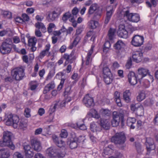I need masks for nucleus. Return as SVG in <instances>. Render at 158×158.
<instances>
[{
    "label": "nucleus",
    "mask_w": 158,
    "mask_h": 158,
    "mask_svg": "<svg viewBox=\"0 0 158 158\" xmlns=\"http://www.w3.org/2000/svg\"><path fill=\"white\" fill-rule=\"evenodd\" d=\"M12 133L10 131H6L3 133V140L0 142L1 147L7 146L12 150L15 148V146L13 144L11 140V137Z\"/></svg>",
    "instance_id": "1"
},
{
    "label": "nucleus",
    "mask_w": 158,
    "mask_h": 158,
    "mask_svg": "<svg viewBox=\"0 0 158 158\" xmlns=\"http://www.w3.org/2000/svg\"><path fill=\"white\" fill-rule=\"evenodd\" d=\"M12 47V40L10 38L6 39L2 43L0 47V52L3 54L10 53Z\"/></svg>",
    "instance_id": "2"
},
{
    "label": "nucleus",
    "mask_w": 158,
    "mask_h": 158,
    "mask_svg": "<svg viewBox=\"0 0 158 158\" xmlns=\"http://www.w3.org/2000/svg\"><path fill=\"white\" fill-rule=\"evenodd\" d=\"M6 124L8 126L13 125L14 128H16L18 127V123L19 119L18 116L13 115L11 114H7L6 119Z\"/></svg>",
    "instance_id": "3"
},
{
    "label": "nucleus",
    "mask_w": 158,
    "mask_h": 158,
    "mask_svg": "<svg viewBox=\"0 0 158 158\" xmlns=\"http://www.w3.org/2000/svg\"><path fill=\"white\" fill-rule=\"evenodd\" d=\"M111 140L115 144L122 145L125 142V137L123 133H117L111 138Z\"/></svg>",
    "instance_id": "4"
},
{
    "label": "nucleus",
    "mask_w": 158,
    "mask_h": 158,
    "mask_svg": "<svg viewBox=\"0 0 158 158\" xmlns=\"http://www.w3.org/2000/svg\"><path fill=\"white\" fill-rule=\"evenodd\" d=\"M123 15L125 18L131 22L137 23L140 20L139 15L138 14L130 13L128 10L124 12Z\"/></svg>",
    "instance_id": "5"
},
{
    "label": "nucleus",
    "mask_w": 158,
    "mask_h": 158,
    "mask_svg": "<svg viewBox=\"0 0 158 158\" xmlns=\"http://www.w3.org/2000/svg\"><path fill=\"white\" fill-rule=\"evenodd\" d=\"M131 109L132 111L135 112V114L138 116H141L143 115V108L140 103L131 105Z\"/></svg>",
    "instance_id": "6"
},
{
    "label": "nucleus",
    "mask_w": 158,
    "mask_h": 158,
    "mask_svg": "<svg viewBox=\"0 0 158 158\" xmlns=\"http://www.w3.org/2000/svg\"><path fill=\"white\" fill-rule=\"evenodd\" d=\"M12 74L15 79L19 81L21 80L25 75L24 69L22 67L17 68L12 72Z\"/></svg>",
    "instance_id": "7"
},
{
    "label": "nucleus",
    "mask_w": 158,
    "mask_h": 158,
    "mask_svg": "<svg viewBox=\"0 0 158 158\" xmlns=\"http://www.w3.org/2000/svg\"><path fill=\"white\" fill-rule=\"evenodd\" d=\"M145 144L146 146L147 152L146 156L144 158H151L148 157V155L149 154L150 151L154 150L155 148L153 140L151 138L147 139Z\"/></svg>",
    "instance_id": "8"
},
{
    "label": "nucleus",
    "mask_w": 158,
    "mask_h": 158,
    "mask_svg": "<svg viewBox=\"0 0 158 158\" xmlns=\"http://www.w3.org/2000/svg\"><path fill=\"white\" fill-rule=\"evenodd\" d=\"M143 36L135 35L133 37L131 41L132 44L135 46H140L143 44Z\"/></svg>",
    "instance_id": "9"
},
{
    "label": "nucleus",
    "mask_w": 158,
    "mask_h": 158,
    "mask_svg": "<svg viewBox=\"0 0 158 158\" xmlns=\"http://www.w3.org/2000/svg\"><path fill=\"white\" fill-rule=\"evenodd\" d=\"M32 148L37 152L40 151L42 149V145L40 141L36 138L32 139L31 141Z\"/></svg>",
    "instance_id": "10"
},
{
    "label": "nucleus",
    "mask_w": 158,
    "mask_h": 158,
    "mask_svg": "<svg viewBox=\"0 0 158 158\" xmlns=\"http://www.w3.org/2000/svg\"><path fill=\"white\" fill-rule=\"evenodd\" d=\"M62 11L61 10L60 8H58L56 10L49 13L48 15L49 18L48 20L49 22L53 21L55 20L56 18L61 13Z\"/></svg>",
    "instance_id": "11"
},
{
    "label": "nucleus",
    "mask_w": 158,
    "mask_h": 158,
    "mask_svg": "<svg viewBox=\"0 0 158 158\" xmlns=\"http://www.w3.org/2000/svg\"><path fill=\"white\" fill-rule=\"evenodd\" d=\"M51 45L49 44H46L45 47L44 49L40 53L39 57L42 59L45 56H49L52 55V53L49 51Z\"/></svg>",
    "instance_id": "12"
},
{
    "label": "nucleus",
    "mask_w": 158,
    "mask_h": 158,
    "mask_svg": "<svg viewBox=\"0 0 158 158\" xmlns=\"http://www.w3.org/2000/svg\"><path fill=\"white\" fill-rule=\"evenodd\" d=\"M127 77L129 83L132 85L136 84L137 82V77L133 72H130L128 74Z\"/></svg>",
    "instance_id": "13"
},
{
    "label": "nucleus",
    "mask_w": 158,
    "mask_h": 158,
    "mask_svg": "<svg viewBox=\"0 0 158 158\" xmlns=\"http://www.w3.org/2000/svg\"><path fill=\"white\" fill-rule=\"evenodd\" d=\"M118 33L120 37L126 38L128 36V32L125 29V26L123 25H119Z\"/></svg>",
    "instance_id": "14"
},
{
    "label": "nucleus",
    "mask_w": 158,
    "mask_h": 158,
    "mask_svg": "<svg viewBox=\"0 0 158 158\" xmlns=\"http://www.w3.org/2000/svg\"><path fill=\"white\" fill-rule=\"evenodd\" d=\"M83 102L87 107L93 106L94 105V100L92 98L90 97L89 95H86L84 98Z\"/></svg>",
    "instance_id": "15"
},
{
    "label": "nucleus",
    "mask_w": 158,
    "mask_h": 158,
    "mask_svg": "<svg viewBox=\"0 0 158 158\" xmlns=\"http://www.w3.org/2000/svg\"><path fill=\"white\" fill-rule=\"evenodd\" d=\"M25 155L26 158H31L34 155L32 148L29 145H25L24 147Z\"/></svg>",
    "instance_id": "16"
},
{
    "label": "nucleus",
    "mask_w": 158,
    "mask_h": 158,
    "mask_svg": "<svg viewBox=\"0 0 158 158\" xmlns=\"http://www.w3.org/2000/svg\"><path fill=\"white\" fill-rule=\"evenodd\" d=\"M143 53L139 51H136L133 52L132 58L133 60L136 63L140 62L142 60Z\"/></svg>",
    "instance_id": "17"
},
{
    "label": "nucleus",
    "mask_w": 158,
    "mask_h": 158,
    "mask_svg": "<svg viewBox=\"0 0 158 158\" xmlns=\"http://www.w3.org/2000/svg\"><path fill=\"white\" fill-rule=\"evenodd\" d=\"M148 70L147 69L143 68H139L138 69L139 75L137 76L139 80L142 79L143 77H145L148 74Z\"/></svg>",
    "instance_id": "18"
},
{
    "label": "nucleus",
    "mask_w": 158,
    "mask_h": 158,
    "mask_svg": "<svg viewBox=\"0 0 158 158\" xmlns=\"http://www.w3.org/2000/svg\"><path fill=\"white\" fill-rule=\"evenodd\" d=\"M0 75L2 78L5 79L6 82L12 81V78L10 77H8L9 75L7 71H5L4 69H2L0 70Z\"/></svg>",
    "instance_id": "19"
},
{
    "label": "nucleus",
    "mask_w": 158,
    "mask_h": 158,
    "mask_svg": "<svg viewBox=\"0 0 158 158\" xmlns=\"http://www.w3.org/2000/svg\"><path fill=\"white\" fill-rule=\"evenodd\" d=\"M45 153L47 156L50 157H54L57 155V151L53 147H50L45 151Z\"/></svg>",
    "instance_id": "20"
},
{
    "label": "nucleus",
    "mask_w": 158,
    "mask_h": 158,
    "mask_svg": "<svg viewBox=\"0 0 158 158\" xmlns=\"http://www.w3.org/2000/svg\"><path fill=\"white\" fill-rule=\"evenodd\" d=\"M110 122L109 119H102L100 121L101 127L106 130H108L110 127Z\"/></svg>",
    "instance_id": "21"
},
{
    "label": "nucleus",
    "mask_w": 158,
    "mask_h": 158,
    "mask_svg": "<svg viewBox=\"0 0 158 158\" xmlns=\"http://www.w3.org/2000/svg\"><path fill=\"white\" fill-rule=\"evenodd\" d=\"M106 17L105 21V24H107L110 21L113 12V9L112 6H109L106 8Z\"/></svg>",
    "instance_id": "22"
},
{
    "label": "nucleus",
    "mask_w": 158,
    "mask_h": 158,
    "mask_svg": "<svg viewBox=\"0 0 158 158\" xmlns=\"http://www.w3.org/2000/svg\"><path fill=\"white\" fill-rule=\"evenodd\" d=\"M90 128L91 131L92 132H97L100 131L101 130V127L97 123L93 122L90 124Z\"/></svg>",
    "instance_id": "23"
},
{
    "label": "nucleus",
    "mask_w": 158,
    "mask_h": 158,
    "mask_svg": "<svg viewBox=\"0 0 158 158\" xmlns=\"http://www.w3.org/2000/svg\"><path fill=\"white\" fill-rule=\"evenodd\" d=\"M94 46H92L91 47L89 51L87 56L86 58V60L85 62V64L86 65H88L91 62L92 59V54L93 52V49Z\"/></svg>",
    "instance_id": "24"
},
{
    "label": "nucleus",
    "mask_w": 158,
    "mask_h": 158,
    "mask_svg": "<svg viewBox=\"0 0 158 158\" xmlns=\"http://www.w3.org/2000/svg\"><path fill=\"white\" fill-rule=\"evenodd\" d=\"M99 8V6L97 4H92L89 8L88 11V14L90 15L93 14L94 12L98 11Z\"/></svg>",
    "instance_id": "25"
},
{
    "label": "nucleus",
    "mask_w": 158,
    "mask_h": 158,
    "mask_svg": "<svg viewBox=\"0 0 158 158\" xmlns=\"http://www.w3.org/2000/svg\"><path fill=\"white\" fill-rule=\"evenodd\" d=\"M55 87V84L54 81H52L45 87L43 91V93L47 94L50 90L53 89Z\"/></svg>",
    "instance_id": "26"
},
{
    "label": "nucleus",
    "mask_w": 158,
    "mask_h": 158,
    "mask_svg": "<svg viewBox=\"0 0 158 158\" xmlns=\"http://www.w3.org/2000/svg\"><path fill=\"white\" fill-rule=\"evenodd\" d=\"M66 103H63V101H62L60 103L59 102H56L54 104L52 108H51L49 110L50 113H52L54 112L56 108H58L59 107H62L64 106Z\"/></svg>",
    "instance_id": "27"
},
{
    "label": "nucleus",
    "mask_w": 158,
    "mask_h": 158,
    "mask_svg": "<svg viewBox=\"0 0 158 158\" xmlns=\"http://www.w3.org/2000/svg\"><path fill=\"white\" fill-rule=\"evenodd\" d=\"M136 122V119L134 117H128L127 120V124L130 127L131 129H133L135 128V126L133 124Z\"/></svg>",
    "instance_id": "28"
},
{
    "label": "nucleus",
    "mask_w": 158,
    "mask_h": 158,
    "mask_svg": "<svg viewBox=\"0 0 158 158\" xmlns=\"http://www.w3.org/2000/svg\"><path fill=\"white\" fill-rule=\"evenodd\" d=\"M10 156L9 152L7 149L3 148L0 150V157L7 158Z\"/></svg>",
    "instance_id": "29"
},
{
    "label": "nucleus",
    "mask_w": 158,
    "mask_h": 158,
    "mask_svg": "<svg viewBox=\"0 0 158 158\" xmlns=\"http://www.w3.org/2000/svg\"><path fill=\"white\" fill-rule=\"evenodd\" d=\"M126 46V44L123 41L118 40L114 44V47L115 49L120 50L124 48Z\"/></svg>",
    "instance_id": "30"
},
{
    "label": "nucleus",
    "mask_w": 158,
    "mask_h": 158,
    "mask_svg": "<svg viewBox=\"0 0 158 158\" xmlns=\"http://www.w3.org/2000/svg\"><path fill=\"white\" fill-rule=\"evenodd\" d=\"M113 80V78L112 74L104 75V81L105 83L107 85H109L111 83L112 81Z\"/></svg>",
    "instance_id": "31"
},
{
    "label": "nucleus",
    "mask_w": 158,
    "mask_h": 158,
    "mask_svg": "<svg viewBox=\"0 0 158 158\" xmlns=\"http://www.w3.org/2000/svg\"><path fill=\"white\" fill-rule=\"evenodd\" d=\"M131 93L129 90H126L123 93V97L124 99L127 102H130L131 99Z\"/></svg>",
    "instance_id": "32"
},
{
    "label": "nucleus",
    "mask_w": 158,
    "mask_h": 158,
    "mask_svg": "<svg viewBox=\"0 0 158 158\" xmlns=\"http://www.w3.org/2000/svg\"><path fill=\"white\" fill-rule=\"evenodd\" d=\"M35 27L38 28V29H41L42 31L45 32L46 31V28L44 24L41 22H38L35 23Z\"/></svg>",
    "instance_id": "33"
},
{
    "label": "nucleus",
    "mask_w": 158,
    "mask_h": 158,
    "mask_svg": "<svg viewBox=\"0 0 158 158\" xmlns=\"http://www.w3.org/2000/svg\"><path fill=\"white\" fill-rule=\"evenodd\" d=\"M78 12V10L76 8H74L72 10V13L73 16L69 20L72 23L74 22L75 21V19L77 17L76 15Z\"/></svg>",
    "instance_id": "34"
},
{
    "label": "nucleus",
    "mask_w": 158,
    "mask_h": 158,
    "mask_svg": "<svg viewBox=\"0 0 158 158\" xmlns=\"http://www.w3.org/2000/svg\"><path fill=\"white\" fill-rule=\"evenodd\" d=\"M146 95L145 92L142 91L140 92L137 97V99L138 101L141 102L145 98Z\"/></svg>",
    "instance_id": "35"
},
{
    "label": "nucleus",
    "mask_w": 158,
    "mask_h": 158,
    "mask_svg": "<svg viewBox=\"0 0 158 158\" xmlns=\"http://www.w3.org/2000/svg\"><path fill=\"white\" fill-rule=\"evenodd\" d=\"M89 115L91 116L92 117L96 119H98L100 118V116L98 114L97 112L94 109L91 110Z\"/></svg>",
    "instance_id": "36"
},
{
    "label": "nucleus",
    "mask_w": 158,
    "mask_h": 158,
    "mask_svg": "<svg viewBox=\"0 0 158 158\" xmlns=\"http://www.w3.org/2000/svg\"><path fill=\"white\" fill-rule=\"evenodd\" d=\"M70 147L71 149L75 148L77 147V138H75L73 139H71L69 144Z\"/></svg>",
    "instance_id": "37"
},
{
    "label": "nucleus",
    "mask_w": 158,
    "mask_h": 158,
    "mask_svg": "<svg viewBox=\"0 0 158 158\" xmlns=\"http://www.w3.org/2000/svg\"><path fill=\"white\" fill-rule=\"evenodd\" d=\"M98 22L94 20H91L89 23V26L92 29L95 28L98 26Z\"/></svg>",
    "instance_id": "38"
},
{
    "label": "nucleus",
    "mask_w": 158,
    "mask_h": 158,
    "mask_svg": "<svg viewBox=\"0 0 158 158\" xmlns=\"http://www.w3.org/2000/svg\"><path fill=\"white\" fill-rule=\"evenodd\" d=\"M113 118L120 121V119L122 120L123 118H122L118 112L114 111L113 113Z\"/></svg>",
    "instance_id": "39"
},
{
    "label": "nucleus",
    "mask_w": 158,
    "mask_h": 158,
    "mask_svg": "<svg viewBox=\"0 0 158 158\" xmlns=\"http://www.w3.org/2000/svg\"><path fill=\"white\" fill-rule=\"evenodd\" d=\"M70 17L72 18V15L68 11L63 15L62 19L63 21H66Z\"/></svg>",
    "instance_id": "40"
},
{
    "label": "nucleus",
    "mask_w": 158,
    "mask_h": 158,
    "mask_svg": "<svg viewBox=\"0 0 158 158\" xmlns=\"http://www.w3.org/2000/svg\"><path fill=\"white\" fill-rule=\"evenodd\" d=\"M114 29L110 28L108 32V36L110 40H112L114 37Z\"/></svg>",
    "instance_id": "41"
},
{
    "label": "nucleus",
    "mask_w": 158,
    "mask_h": 158,
    "mask_svg": "<svg viewBox=\"0 0 158 158\" xmlns=\"http://www.w3.org/2000/svg\"><path fill=\"white\" fill-rule=\"evenodd\" d=\"M37 40L35 37L30 38L28 40V43L29 46L35 45L36 43Z\"/></svg>",
    "instance_id": "42"
},
{
    "label": "nucleus",
    "mask_w": 158,
    "mask_h": 158,
    "mask_svg": "<svg viewBox=\"0 0 158 158\" xmlns=\"http://www.w3.org/2000/svg\"><path fill=\"white\" fill-rule=\"evenodd\" d=\"M154 103V101L150 98L147 99L144 102V104L145 106H152Z\"/></svg>",
    "instance_id": "43"
},
{
    "label": "nucleus",
    "mask_w": 158,
    "mask_h": 158,
    "mask_svg": "<svg viewBox=\"0 0 158 158\" xmlns=\"http://www.w3.org/2000/svg\"><path fill=\"white\" fill-rule=\"evenodd\" d=\"M100 113L103 115H109L110 114V111L107 109H101L100 110Z\"/></svg>",
    "instance_id": "44"
},
{
    "label": "nucleus",
    "mask_w": 158,
    "mask_h": 158,
    "mask_svg": "<svg viewBox=\"0 0 158 158\" xmlns=\"http://www.w3.org/2000/svg\"><path fill=\"white\" fill-rule=\"evenodd\" d=\"M103 72L104 75L112 74L110 69L107 66H105L103 67Z\"/></svg>",
    "instance_id": "45"
},
{
    "label": "nucleus",
    "mask_w": 158,
    "mask_h": 158,
    "mask_svg": "<svg viewBox=\"0 0 158 158\" xmlns=\"http://www.w3.org/2000/svg\"><path fill=\"white\" fill-rule=\"evenodd\" d=\"M110 47V44L109 41H106L104 44L103 50L104 52H106Z\"/></svg>",
    "instance_id": "46"
},
{
    "label": "nucleus",
    "mask_w": 158,
    "mask_h": 158,
    "mask_svg": "<svg viewBox=\"0 0 158 158\" xmlns=\"http://www.w3.org/2000/svg\"><path fill=\"white\" fill-rule=\"evenodd\" d=\"M27 126V122L24 120L21 121L19 124V127L21 129H23L26 128Z\"/></svg>",
    "instance_id": "47"
},
{
    "label": "nucleus",
    "mask_w": 158,
    "mask_h": 158,
    "mask_svg": "<svg viewBox=\"0 0 158 158\" xmlns=\"http://www.w3.org/2000/svg\"><path fill=\"white\" fill-rule=\"evenodd\" d=\"M119 66V64L118 62L117 61H115L113 63L111 68L112 70H114L118 68Z\"/></svg>",
    "instance_id": "48"
},
{
    "label": "nucleus",
    "mask_w": 158,
    "mask_h": 158,
    "mask_svg": "<svg viewBox=\"0 0 158 158\" xmlns=\"http://www.w3.org/2000/svg\"><path fill=\"white\" fill-rule=\"evenodd\" d=\"M3 14L4 16L6 17L8 19H10L12 17V15L11 12L5 11L3 12Z\"/></svg>",
    "instance_id": "49"
},
{
    "label": "nucleus",
    "mask_w": 158,
    "mask_h": 158,
    "mask_svg": "<svg viewBox=\"0 0 158 158\" xmlns=\"http://www.w3.org/2000/svg\"><path fill=\"white\" fill-rule=\"evenodd\" d=\"M77 125L78 127L81 130H84L87 129L86 127L83 123L81 124L79 122H78L77 123Z\"/></svg>",
    "instance_id": "50"
},
{
    "label": "nucleus",
    "mask_w": 158,
    "mask_h": 158,
    "mask_svg": "<svg viewBox=\"0 0 158 158\" xmlns=\"http://www.w3.org/2000/svg\"><path fill=\"white\" fill-rule=\"evenodd\" d=\"M120 122V121H119L113 118L111 121V124L113 127H116L118 125Z\"/></svg>",
    "instance_id": "51"
},
{
    "label": "nucleus",
    "mask_w": 158,
    "mask_h": 158,
    "mask_svg": "<svg viewBox=\"0 0 158 158\" xmlns=\"http://www.w3.org/2000/svg\"><path fill=\"white\" fill-rule=\"evenodd\" d=\"M68 135V133L65 130L63 129L61 130L60 136L61 138H65Z\"/></svg>",
    "instance_id": "52"
},
{
    "label": "nucleus",
    "mask_w": 158,
    "mask_h": 158,
    "mask_svg": "<svg viewBox=\"0 0 158 158\" xmlns=\"http://www.w3.org/2000/svg\"><path fill=\"white\" fill-rule=\"evenodd\" d=\"M132 65V60L131 58H130L127 60L125 66L127 69H130Z\"/></svg>",
    "instance_id": "53"
},
{
    "label": "nucleus",
    "mask_w": 158,
    "mask_h": 158,
    "mask_svg": "<svg viewBox=\"0 0 158 158\" xmlns=\"http://www.w3.org/2000/svg\"><path fill=\"white\" fill-rule=\"evenodd\" d=\"M55 27V25L53 23H50L49 24V26L48 28V31L49 33L52 32V28H54Z\"/></svg>",
    "instance_id": "54"
},
{
    "label": "nucleus",
    "mask_w": 158,
    "mask_h": 158,
    "mask_svg": "<svg viewBox=\"0 0 158 158\" xmlns=\"http://www.w3.org/2000/svg\"><path fill=\"white\" fill-rule=\"evenodd\" d=\"M13 158H23V155L18 152H15L13 155Z\"/></svg>",
    "instance_id": "55"
},
{
    "label": "nucleus",
    "mask_w": 158,
    "mask_h": 158,
    "mask_svg": "<svg viewBox=\"0 0 158 158\" xmlns=\"http://www.w3.org/2000/svg\"><path fill=\"white\" fill-rule=\"evenodd\" d=\"M80 39V37L79 36H76L73 41V45L74 46H76L79 42Z\"/></svg>",
    "instance_id": "56"
},
{
    "label": "nucleus",
    "mask_w": 158,
    "mask_h": 158,
    "mask_svg": "<svg viewBox=\"0 0 158 158\" xmlns=\"http://www.w3.org/2000/svg\"><path fill=\"white\" fill-rule=\"evenodd\" d=\"M56 144L59 147L61 148L64 147L65 145V142L61 139L58 142L56 143Z\"/></svg>",
    "instance_id": "57"
},
{
    "label": "nucleus",
    "mask_w": 158,
    "mask_h": 158,
    "mask_svg": "<svg viewBox=\"0 0 158 158\" xmlns=\"http://www.w3.org/2000/svg\"><path fill=\"white\" fill-rule=\"evenodd\" d=\"M30 110L29 108H26L25 109L24 111V114L26 117L29 118L30 117Z\"/></svg>",
    "instance_id": "58"
},
{
    "label": "nucleus",
    "mask_w": 158,
    "mask_h": 158,
    "mask_svg": "<svg viewBox=\"0 0 158 158\" xmlns=\"http://www.w3.org/2000/svg\"><path fill=\"white\" fill-rule=\"evenodd\" d=\"M65 81V79H61L60 82V84L58 85L57 87V89L58 90H60L62 88L64 84Z\"/></svg>",
    "instance_id": "59"
},
{
    "label": "nucleus",
    "mask_w": 158,
    "mask_h": 158,
    "mask_svg": "<svg viewBox=\"0 0 158 158\" xmlns=\"http://www.w3.org/2000/svg\"><path fill=\"white\" fill-rule=\"evenodd\" d=\"M85 139V137L84 136H80L78 138H77V141L79 143H83Z\"/></svg>",
    "instance_id": "60"
},
{
    "label": "nucleus",
    "mask_w": 158,
    "mask_h": 158,
    "mask_svg": "<svg viewBox=\"0 0 158 158\" xmlns=\"http://www.w3.org/2000/svg\"><path fill=\"white\" fill-rule=\"evenodd\" d=\"M136 148L137 151L139 153H141L143 150L142 149L141 145L139 144H137L136 145Z\"/></svg>",
    "instance_id": "61"
},
{
    "label": "nucleus",
    "mask_w": 158,
    "mask_h": 158,
    "mask_svg": "<svg viewBox=\"0 0 158 158\" xmlns=\"http://www.w3.org/2000/svg\"><path fill=\"white\" fill-rule=\"evenodd\" d=\"M52 138L54 143L56 144L59 141L60 139H59L56 135H53L52 136Z\"/></svg>",
    "instance_id": "62"
},
{
    "label": "nucleus",
    "mask_w": 158,
    "mask_h": 158,
    "mask_svg": "<svg viewBox=\"0 0 158 158\" xmlns=\"http://www.w3.org/2000/svg\"><path fill=\"white\" fill-rule=\"evenodd\" d=\"M35 34L36 36L39 37H41L42 36V33L39 29H35Z\"/></svg>",
    "instance_id": "63"
},
{
    "label": "nucleus",
    "mask_w": 158,
    "mask_h": 158,
    "mask_svg": "<svg viewBox=\"0 0 158 158\" xmlns=\"http://www.w3.org/2000/svg\"><path fill=\"white\" fill-rule=\"evenodd\" d=\"M34 158H46L42 155L40 153H36L34 156Z\"/></svg>",
    "instance_id": "64"
}]
</instances>
